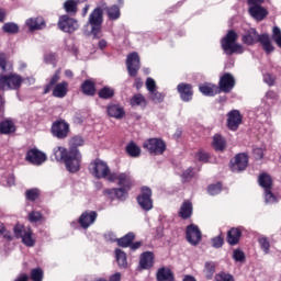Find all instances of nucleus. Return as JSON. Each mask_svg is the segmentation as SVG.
Listing matches in <instances>:
<instances>
[{
	"label": "nucleus",
	"mask_w": 281,
	"mask_h": 281,
	"mask_svg": "<svg viewBox=\"0 0 281 281\" xmlns=\"http://www.w3.org/2000/svg\"><path fill=\"white\" fill-rule=\"evenodd\" d=\"M27 232V229H25V226L24 225H21V224H16L14 225L13 227V234H14V237L16 239H22V237L24 236V234Z\"/></svg>",
	"instance_id": "obj_52"
},
{
	"label": "nucleus",
	"mask_w": 281,
	"mask_h": 281,
	"mask_svg": "<svg viewBox=\"0 0 281 281\" xmlns=\"http://www.w3.org/2000/svg\"><path fill=\"white\" fill-rule=\"evenodd\" d=\"M249 165V155L247 153H238L229 160V169L234 173L246 171Z\"/></svg>",
	"instance_id": "obj_11"
},
{
	"label": "nucleus",
	"mask_w": 281,
	"mask_h": 281,
	"mask_svg": "<svg viewBox=\"0 0 281 281\" xmlns=\"http://www.w3.org/2000/svg\"><path fill=\"white\" fill-rule=\"evenodd\" d=\"M178 216L188 221L193 216V203L190 200H184L179 209Z\"/></svg>",
	"instance_id": "obj_24"
},
{
	"label": "nucleus",
	"mask_w": 281,
	"mask_h": 281,
	"mask_svg": "<svg viewBox=\"0 0 281 281\" xmlns=\"http://www.w3.org/2000/svg\"><path fill=\"white\" fill-rule=\"evenodd\" d=\"M146 89L149 93H154L157 90V83L155 79L153 78L146 79Z\"/></svg>",
	"instance_id": "obj_57"
},
{
	"label": "nucleus",
	"mask_w": 281,
	"mask_h": 281,
	"mask_svg": "<svg viewBox=\"0 0 281 281\" xmlns=\"http://www.w3.org/2000/svg\"><path fill=\"white\" fill-rule=\"evenodd\" d=\"M214 281H235V277L231 273L225 271H221L215 274Z\"/></svg>",
	"instance_id": "obj_49"
},
{
	"label": "nucleus",
	"mask_w": 281,
	"mask_h": 281,
	"mask_svg": "<svg viewBox=\"0 0 281 281\" xmlns=\"http://www.w3.org/2000/svg\"><path fill=\"white\" fill-rule=\"evenodd\" d=\"M238 38V33L234 30H229L221 40V47L226 56H233L235 54L243 55L245 53L244 46L237 43Z\"/></svg>",
	"instance_id": "obj_4"
},
{
	"label": "nucleus",
	"mask_w": 281,
	"mask_h": 281,
	"mask_svg": "<svg viewBox=\"0 0 281 281\" xmlns=\"http://www.w3.org/2000/svg\"><path fill=\"white\" fill-rule=\"evenodd\" d=\"M98 97L101 100H111L115 97V90L105 86L98 91Z\"/></svg>",
	"instance_id": "obj_40"
},
{
	"label": "nucleus",
	"mask_w": 281,
	"mask_h": 281,
	"mask_svg": "<svg viewBox=\"0 0 281 281\" xmlns=\"http://www.w3.org/2000/svg\"><path fill=\"white\" fill-rule=\"evenodd\" d=\"M143 148L150 155L162 156L167 150V144L161 138H149L144 142Z\"/></svg>",
	"instance_id": "obj_10"
},
{
	"label": "nucleus",
	"mask_w": 281,
	"mask_h": 281,
	"mask_svg": "<svg viewBox=\"0 0 281 281\" xmlns=\"http://www.w3.org/2000/svg\"><path fill=\"white\" fill-rule=\"evenodd\" d=\"M61 71L57 69L50 77L48 83L44 87L43 95L49 94L56 99H65L69 92V83L67 81H61ZM59 82V83H58Z\"/></svg>",
	"instance_id": "obj_3"
},
{
	"label": "nucleus",
	"mask_w": 281,
	"mask_h": 281,
	"mask_svg": "<svg viewBox=\"0 0 281 281\" xmlns=\"http://www.w3.org/2000/svg\"><path fill=\"white\" fill-rule=\"evenodd\" d=\"M258 243L260 246V249L265 252V255L270 254L271 244L268 237H260L258 238Z\"/></svg>",
	"instance_id": "obj_48"
},
{
	"label": "nucleus",
	"mask_w": 281,
	"mask_h": 281,
	"mask_svg": "<svg viewBox=\"0 0 281 281\" xmlns=\"http://www.w3.org/2000/svg\"><path fill=\"white\" fill-rule=\"evenodd\" d=\"M104 10L110 21H117V19L121 18V9L116 4H113L111 7H105Z\"/></svg>",
	"instance_id": "obj_39"
},
{
	"label": "nucleus",
	"mask_w": 281,
	"mask_h": 281,
	"mask_svg": "<svg viewBox=\"0 0 281 281\" xmlns=\"http://www.w3.org/2000/svg\"><path fill=\"white\" fill-rule=\"evenodd\" d=\"M177 92L180 97V100L184 103H189L193 100L194 90L191 83L180 82L177 86Z\"/></svg>",
	"instance_id": "obj_18"
},
{
	"label": "nucleus",
	"mask_w": 281,
	"mask_h": 281,
	"mask_svg": "<svg viewBox=\"0 0 281 281\" xmlns=\"http://www.w3.org/2000/svg\"><path fill=\"white\" fill-rule=\"evenodd\" d=\"M3 32L5 34H18L20 32V27L16 23L13 22H7L2 25Z\"/></svg>",
	"instance_id": "obj_44"
},
{
	"label": "nucleus",
	"mask_w": 281,
	"mask_h": 281,
	"mask_svg": "<svg viewBox=\"0 0 281 281\" xmlns=\"http://www.w3.org/2000/svg\"><path fill=\"white\" fill-rule=\"evenodd\" d=\"M25 161L33 166H42L47 161V155L38 148H31L25 154Z\"/></svg>",
	"instance_id": "obj_15"
},
{
	"label": "nucleus",
	"mask_w": 281,
	"mask_h": 281,
	"mask_svg": "<svg viewBox=\"0 0 281 281\" xmlns=\"http://www.w3.org/2000/svg\"><path fill=\"white\" fill-rule=\"evenodd\" d=\"M106 178H108L109 182H116V183H119L120 173L109 171V175L106 176Z\"/></svg>",
	"instance_id": "obj_62"
},
{
	"label": "nucleus",
	"mask_w": 281,
	"mask_h": 281,
	"mask_svg": "<svg viewBox=\"0 0 281 281\" xmlns=\"http://www.w3.org/2000/svg\"><path fill=\"white\" fill-rule=\"evenodd\" d=\"M115 258H116L119 268H121V269L127 268V266H128L127 255L124 250H122L121 248H116L115 249Z\"/></svg>",
	"instance_id": "obj_38"
},
{
	"label": "nucleus",
	"mask_w": 281,
	"mask_h": 281,
	"mask_svg": "<svg viewBox=\"0 0 281 281\" xmlns=\"http://www.w3.org/2000/svg\"><path fill=\"white\" fill-rule=\"evenodd\" d=\"M126 70L131 78H136L140 70V57L137 52H133L126 57Z\"/></svg>",
	"instance_id": "obj_14"
},
{
	"label": "nucleus",
	"mask_w": 281,
	"mask_h": 281,
	"mask_svg": "<svg viewBox=\"0 0 281 281\" xmlns=\"http://www.w3.org/2000/svg\"><path fill=\"white\" fill-rule=\"evenodd\" d=\"M196 158L200 162L207 164L210 160V154L204 150H199L196 153Z\"/></svg>",
	"instance_id": "obj_59"
},
{
	"label": "nucleus",
	"mask_w": 281,
	"mask_h": 281,
	"mask_svg": "<svg viewBox=\"0 0 281 281\" xmlns=\"http://www.w3.org/2000/svg\"><path fill=\"white\" fill-rule=\"evenodd\" d=\"M186 239L191 246H198L202 241V232L195 224L186 227Z\"/></svg>",
	"instance_id": "obj_16"
},
{
	"label": "nucleus",
	"mask_w": 281,
	"mask_h": 281,
	"mask_svg": "<svg viewBox=\"0 0 281 281\" xmlns=\"http://www.w3.org/2000/svg\"><path fill=\"white\" fill-rule=\"evenodd\" d=\"M277 78L272 74H265L263 75V82L268 85L269 87L276 86Z\"/></svg>",
	"instance_id": "obj_58"
},
{
	"label": "nucleus",
	"mask_w": 281,
	"mask_h": 281,
	"mask_svg": "<svg viewBox=\"0 0 281 281\" xmlns=\"http://www.w3.org/2000/svg\"><path fill=\"white\" fill-rule=\"evenodd\" d=\"M88 170L98 180L106 179L110 175V167L106 161L95 158L89 164Z\"/></svg>",
	"instance_id": "obj_7"
},
{
	"label": "nucleus",
	"mask_w": 281,
	"mask_h": 281,
	"mask_svg": "<svg viewBox=\"0 0 281 281\" xmlns=\"http://www.w3.org/2000/svg\"><path fill=\"white\" fill-rule=\"evenodd\" d=\"M135 238H136L135 233L128 232L123 237L117 238L116 243H117V246L121 248H128L134 243Z\"/></svg>",
	"instance_id": "obj_35"
},
{
	"label": "nucleus",
	"mask_w": 281,
	"mask_h": 281,
	"mask_svg": "<svg viewBox=\"0 0 281 281\" xmlns=\"http://www.w3.org/2000/svg\"><path fill=\"white\" fill-rule=\"evenodd\" d=\"M213 149L217 153H224L227 149V140L221 134H215L212 142Z\"/></svg>",
	"instance_id": "obj_29"
},
{
	"label": "nucleus",
	"mask_w": 281,
	"mask_h": 281,
	"mask_svg": "<svg viewBox=\"0 0 281 281\" xmlns=\"http://www.w3.org/2000/svg\"><path fill=\"white\" fill-rule=\"evenodd\" d=\"M243 237V227H232L227 231L226 243L235 247L240 244Z\"/></svg>",
	"instance_id": "obj_21"
},
{
	"label": "nucleus",
	"mask_w": 281,
	"mask_h": 281,
	"mask_svg": "<svg viewBox=\"0 0 281 281\" xmlns=\"http://www.w3.org/2000/svg\"><path fill=\"white\" fill-rule=\"evenodd\" d=\"M117 186L131 191L135 187V180L130 172H121L119 173Z\"/></svg>",
	"instance_id": "obj_25"
},
{
	"label": "nucleus",
	"mask_w": 281,
	"mask_h": 281,
	"mask_svg": "<svg viewBox=\"0 0 281 281\" xmlns=\"http://www.w3.org/2000/svg\"><path fill=\"white\" fill-rule=\"evenodd\" d=\"M16 132V126L11 120H3L0 122V135H12Z\"/></svg>",
	"instance_id": "obj_31"
},
{
	"label": "nucleus",
	"mask_w": 281,
	"mask_h": 281,
	"mask_svg": "<svg viewBox=\"0 0 281 281\" xmlns=\"http://www.w3.org/2000/svg\"><path fill=\"white\" fill-rule=\"evenodd\" d=\"M7 65H8L7 55L1 53L0 54V72L1 74H5L7 72Z\"/></svg>",
	"instance_id": "obj_60"
},
{
	"label": "nucleus",
	"mask_w": 281,
	"mask_h": 281,
	"mask_svg": "<svg viewBox=\"0 0 281 281\" xmlns=\"http://www.w3.org/2000/svg\"><path fill=\"white\" fill-rule=\"evenodd\" d=\"M150 101L155 104H160L165 101V95H164V93L155 90V91L150 92Z\"/></svg>",
	"instance_id": "obj_50"
},
{
	"label": "nucleus",
	"mask_w": 281,
	"mask_h": 281,
	"mask_svg": "<svg viewBox=\"0 0 281 281\" xmlns=\"http://www.w3.org/2000/svg\"><path fill=\"white\" fill-rule=\"evenodd\" d=\"M22 239V244L29 248H32L35 246L36 240L33 238V231L31 228H27L26 232H24Z\"/></svg>",
	"instance_id": "obj_41"
},
{
	"label": "nucleus",
	"mask_w": 281,
	"mask_h": 281,
	"mask_svg": "<svg viewBox=\"0 0 281 281\" xmlns=\"http://www.w3.org/2000/svg\"><path fill=\"white\" fill-rule=\"evenodd\" d=\"M222 191H223V183L222 182H216V183L210 184L207 187V193L211 196H216V195L221 194Z\"/></svg>",
	"instance_id": "obj_46"
},
{
	"label": "nucleus",
	"mask_w": 281,
	"mask_h": 281,
	"mask_svg": "<svg viewBox=\"0 0 281 281\" xmlns=\"http://www.w3.org/2000/svg\"><path fill=\"white\" fill-rule=\"evenodd\" d=\"M236 87V78L231 72L221 76L217 89L220 93L229 94Z\"/></svg>",
	"instance_id": "obj_13"
},
{
	"label": "nucleus",
	"mask_w": 281,
	"mask_h": 281,
	"mask_svg": "<svg viewBox=\"0 0 281 281\" xmlns=\"http://www.w3.org/2000/svg\"><path fill=\"white\" fill-rule=\"evenodd\" d=\"M136 202L142 211L150 212L154 209L153 190L149 187H142L140 193L136 196Z\"/></svg>",
	"instance_id": "obj_9"
},
{
	"label": "nucleus",
	"mask_w": 281,
	"mask_h": 281,
	"mask_svg": "<svg viewBox=\"0 0 281 281\" xmlns=\"http://www.w3.org/2000/svg\"><path fill=\"white\" fill-rule=\"evenodd\" d=\"M80 91L86 97H95L97 83L91 79H86L80 86Z\"/></svg>",
	"instance_id": "obj_27"
},
{
	"label": "nucleus",
	"mask_w": 281,
	"mask_h": 281,
	"mask_svg": "<svg viewBox=\"0 0 281 281\" xmlns=\"http://www.w3.org/2000/svg\"><path fill=\"white\" fill-rule=\"evenodd\" d=\"M265 201L268 204L278 203L277 195L272 192V189L265 190Z\"/></svg>",
	"instance_id": "obj_54"
},
{
	"label": "nucleus",
	"mask_w": 281,
	"mask_h": 281,
	"mask_svg": "<svg viewBox=\"0 0 281 281\" xmlns=\"http://www.w3.org/2000/svg\"><path fill=\"white\" fill-rule=\"evenodd\" d=\"M30 279L32 281H43L44 279V271L42 268H33L30 271Z\"/></svg>",
	"instance_id": "obj_47"
},
{
	"label": "nucleus",
	"mask_w": 281,
	"mask_h": 281,
	"mask_svg": "<svg viewBox=\"0 0 281 281\" xmlns=\"http://www.w3.org/2000/svg\"><path fill=\"white\" fill-rule=\"evenodd\" d=\"M103 9L95 8L89 15L87 25L91 26V34L93 38H101L102 24H103Z\"/></svg>",
	"instance_id": "obj_6"
},
{
	"label": "nucleus",
	"mask_w": 281,
	"mask_h": 281,
	"mask_svg": "<svg viewBox=\"0 0 281 281\" xmlns=\"http://www.w3.org/2000/svg\"><path fill=\"white\" fill-rule=\"evenodd\" d=\"M226 126L231 132H237L243 124L244 116L239 110H232L227 113Z\"/></svg>",
	"instance_id": "obj_17"
},
{
	"label": "nucleus",
	"mask_w": 281,
	"mask_h": 281,
	"mask_svg": "<svg viewBox=\"0 0 281 281\" xmlns=\"http://www.w3.org/2000/svg\"><path fill=\"white\" fill-rule=\"evenodd\" d=\"M258 183L265 191L273 189V179L269 173H260L258 177Z\"/></svg>",
	"instance_id": "obj_33"
},
{
	"label": "nucleus",
	"mask_w": 281,
	"mask_h": 281,
	"mask_svg": "<svg viewBox=\"0 0 281 281\" xmlns=\"http://www.w3.org/2000/svg\"><path fill=\"white\" fill-rule=\"evenodd\" d=\"M272 41L276 42V45L281 49V29L279 26H273L272 29Z\"/></svg>",
	"instance_id": "obj_51"
},
{
	"label": "nucleus",
	"mask_w": 281,
	"mask_h": 281,
	"mask_svg": "<svg viewBox=\"0 0 281 281\" xmlns=\"http://www.w3.org/2000/svg\"><path fill=\"white\" fill-rule=\"evenodd\" d=\"M78 3L79 1L77 0H66L63 4L66 14H70V16H76L78 12Z\"/></svg>",
	"instance_id": "obj_37"
},
{
	"label": "nucleus",
	"mask_w": 281,
	"mask_h": 281,
	"mask_svg": "<svg viewBox=\"0 0 281 281\" xmlns=\"http://www.w3.org/2000/svg\"><path fill=\"white\" fill-rule=\"evenodd\" d=\"M25 200L29 202H35L41 196V190L38 188L27 189L24 193Z\"/></svg>",
	"instance_id": "obj_43"
},
{
	"label": "nucleus",
	"mask_w": 281,
	"mask_h": 281,
	"mask_svg": "<svg viewBox=\"0 0 281 281\" xmlns=\"http://www.w3.org/2000/svg\"><path fill=\"white\" fill-rule=\"evenodd\" d=\"M216 272V265L212 261L205 262L204 273L207 280H212L213 276Z\"/></svg>",
	"instance_id": "obj_45"
},
{
	"label": "nucleus",
	"mask_w": 281,
	"mask_h": 281,
	"mask_svg": "<svg viewBox=\"0 0 281 281\" xmlns=\"http://www.w3.org/2000/svg\"><path fill=\"white\" fill-rule=\"evenodd\" d=\"M254 156L256 157L257 160H262L265 157L263 148H260V147L254 148Z\"/></svg>",
	"instance_id": "obj_61"
},
{
	"label": "nucleus",
	"mask_w": 281,
	"mask_h": 281,
	"mask_svg": "<svg viewBox=\"0 0 281 281\" xmlns=\"http://www.w3.org/2000/svg\"><path fill=\"white\" fill-rule=\"evenodd\" d=\"M26 25L31 32H35L36 30H44L46 22L42 18L29 19Z\"/></svg>",
	"instance_id": "obj_36"
},
{
	"label": "nucleus",
	"mask_w": 281,
	"mask_h": 281,
	"mask_svg": "<svg viewBox=\"0 0 281 281\" xmlns=\"http://www.w3.org/2000/svg\"><path fill=\"white\" fill-rule=\"evenodd\" d=\"M98 220L97 211H85L78 218V224L82 229H88L92 226Z\"/></svg>",
	"instance_id": "obj_19"
},
{
	"label": "nucleus",
	"mask_w": 281,
	"mask_h": 281,
	"mask_svg": "<svg viewBox=\"0 0 281 281\" xmlns=\"http://www.w3.org/2000/svg\"><path fill=\"white\" fill-rule=\"evenodd\" d=\"M199 91L204 97H210V98H213V97L220 94L218 87L213 83H204L202 86H199Z\"/></svg>",
	"instance_id": "obj_32"
},
{
	"label": "nucleus",
	"mask_w": 281,
	"mask_h": 281,
	"mask_svg": "<svg viewBox=\"0 0 281 281\" xmlns=\"http://www.w3.org/2000/svg\"><path fill=\"white\" fill-rule=\"evenodd\" d=\"M27 220L31 224L44 223L46 221L41 211H31L27 215Z\"/></svg>",
	"instance_id": "obj_42"
},
{
	"label": "nucleus",
	"mask_w": 281,
	"mask_h": 281,
	"mask_svg": "<svg viewBox=\"0 0 281 281\" xmlns=\"http://www.w3.org/2000/svg\"><path fill=\"white\" fill-rule=\"evenodd\" d=\"M225 244V238L223 235H218L212 238V247L215 249H220L224 246Z\"/></svg>",
	"instance_id": "obj_55"
},
{
	"label": "nucleus",
	"mask_w": 281,
	"mask_h": 281,
	"mask_svg": "<svg viewBox=\"0 0 281 281\" xmlns=\"http://www.w3.org/2000/svg\"><path fill=\"white\" fill-rule=\"evenodd\" d=\"M121 280H122L121 272H115L114 274L109 277V281H121Z\"/></svg>",
	"instance_id": "obj_64"
},
{
	"label": "nucleus",
	"mask_w": 281,
	"mask_h": 281,
	"mask_svg": "<svg viewBox=\"0 0 281 281\" xmlns=\"http://www.w3.org/2000/svg\"><path fill=\"white\" fill-rule=\"evenodd\" d=\"M125 153L128 157L136 159L142 156V148L134 140H131L125 147Z\"/></svg>",
	"instance_id": "obj_34"
},
{
	"label": "nucleus",
	"mask_w": 281,
	"mask_h": 281,
	"mask_svg": "<svg viewBox=\"0 0 281 281\" xmlns=\"http://www.w3.org/2000/svg\"><path fill=\"white\" fill-rule=\"evenodd\" d=\"M86 145V140L81 135L70 137L68 149L63 146H57L54 149L55 160L63 162L69 173H77L81 169L82 154L80 147Z\"/></svg>",
	"instance_id": "obj_1"
},
{
	"label": "nucleus",
	"mask_w": 281,
	"mask_h": 281,
	"mask_svg": "<svg viewBox=\"0 0 281 281\" xmlns=\"http://www.w3.org/2000/svg\"><path fill=\"white\" fill-rule=\"evenodd\" d=\"M193 178H194V172H193V168L192 167H190L187 170H184L182 172V175H181L182 183L191 182Z\"/></svg>",
	"instance_id": "obj_53"
},
{
	"label": "nucleus",
	"mask_w": 281,
	"mask_h": 281,
	"mask_svg": "<svg viewBox=\"0 0 281 281\" xmlns=\"http://www.w3.org/2000/svg\"><path fill=\"white\" fill-rule=\"evenodd\" d=\"M241 41L245 45H255V43H259L267 56L276 52V46L272 44L270 35L267 33L259 34L256 29H250L243 35Z\"/></svg>",
	"instance_id": "obj_2"
},
{
	"label": "nucleus",
	"mask_w": 281,
	"mask_h": 281,
	"mask_svg": "<svg viewBox=\"0 0 281 281\" xmlns=\"http://www.w3.org/2000/svg\"><path fill=\"white\" fill-rule=\"evenodd\" d=\"M57 27L60 32L74 34V32L79 30V22L75 18H70L68 14H63L58 18Z\"/></svg>",
	"instance_id": "obj_12"
},
{
	"label": "nucleus",
	"mask_w": 281,
	"mask_h": 281,
	"mask_svg": "<svg viewBox=\"0 0 281 281\" xmlns=\"http://www.w3.org/2000/svg\"><path fill=\"white\" fill-rule=\"evenodd\" d=\"M265 0H247L248 8H254V5H263Z\"/></svg>",
	"instance_id": "obj_63"
},
{
	"label": "nucleus",
	"mask_w": 281,
	"mask_h": 281,
	"mask_svg": "<svg viewBox=\"0 0 281 281\" xmlns=\"http://www.w3.org/2000/svg\"><path fill=\"white\" fill-rule=\"evenodd\" d=\"M106 113L110 117L115 120H122L125 116L124 108L119 104H110L106 106Z\"/></svg>",
	"instance_id": "obj_28"
},
{
	"label": "nucleus",
	"mask_w": 281,
	"mask_h": 281,
	"mask_svg": "<svg viewBox=\"0 0 281 281\" xmlns=\"http://www.w3.org/2000/svg\"><path fill=\"white\" fill-rule=\"evenodd\" d=\"M24 79L19 74L0 75V91H18Z\"/></svg>",
	"instance_id": "obj_5"
},
{
	"label": "nucleus",
	"mask_w": 281,
	"mask_h": 281,
	"mask_svg": "<svg viewBox=\"0 0 281 281\" xmlns=\"http://www.w3.org/2000/svg\"><path fill=\"white\" fill-rule=\"evenodd\" d=\"M155 266V254L153 251H144L139 256V268L142 270H150Z\"/></svg>",
	"instance_id": "obj_22"
},
{
	"label": "nucleus",
	"mask_w": 281,
	"mask_h": 281,
	"mask_svg": "<svg viewBox=\"0 0 281 281\" xmlns=\"http://www.w3.org/2000/svg\"><path fill=\"white\" fill-rule=\"evenodd\" d=\"M70 132V124L64 119L56 120L52 123L50 134L58 140L67 139L69 137Z\"/></svg>",
	"instance_id": "obj_8"
},
{
	"label": "nucleus",
	"mask_w": 281,
	"mask_h": 281,
	"mask_svg": "<svg viewBox=\"0 0 281 281\" xmlns=\"http://www.w3.org/2000/svg\"><path fill=\"white\" fill-rule=\"evenodd\" d=\"M233 259L236 261V262H243L246 260V255L243 250L240 249H235L234 252H233Z\"/></svg>",
	"instance_id": "obj_56"
},
{
	"label": "nucleus",
	"mask_w": 281,
	"mask_h": 281,
	"mask_svg": "<svg viewBox=\"0 0 281 281\" xmlns=\"http://www.w3.org/2000/svg\"><path fill=\"white\" fill-rule=\"evenodd\" d=\"M128 189L124 188H112V189H104L103 194L109 195L111 200H117L124 202L128 198Z\"/></svg>",
	"instance_id": "obj_20"
},
{
	"label": "nucleus",
	"mask_w": 281,
	"mask_h": 281,
	"mask_svg": "<svg viewBox=\"0 0 281 281\" xmlns=\"http://www.w3.org/2000/svg\"><path fill=\"white\" fill-rule=\"evenodd\" d=\"M248 14L255 19V21H265L269 15L268 9L262 7V4L248 7Z\"/></svg>",
	"instance_id": "obj_23"
},
{
	"label": "nucleus",
	"mask_w": 281,
	"mask_h": 281,
	"mask_svg": "<svg viewBox=\"0 0 281 281\" xmlns=\"http://www.w3.org/2000/svg\"><path fill=\"white\" fill-rule=\"evenodd\" d=\"M130 106L132 109L139 108L140 110H146L148 106V101L146 100L145 95L142 93H135L130 99Z\"/></svg>",
	"instance_id": "obj_26"
},
{
	"label": "nucleus",
	"mask_w": 281,
	"mask_h": 281,
	"mask_svg": "<svg viewBox=\"0 0 281 281\" xmlns=\"http://www.w3.org/2000/svg\"><path fill=\"white\" fill-rule=\"evenodd\" d=\"M157 281H176L175 273L170 268L161 267L156 272Z\"/></svg>",
	"instance_id": "obj_30"
}]
</instances>
